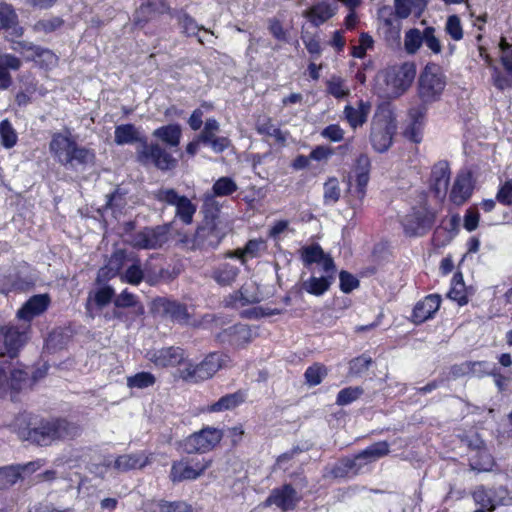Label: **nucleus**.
Listing matches in <instances>:
<instances>
[{"mask_svg": "<svg viewBox=\"0 0 512 512\" xmlns=\"http://www.w3.org/2000/svg\"><path fill=\"white\" fill-rule=\"evenodd\" d=\"M81 434V428L66 418L41 420L29 429L27 439L39 446H50L58 441L72 440Z\"/></svg>", "mask_w": 512, "mask_h": 512, "instance_id": "nucleus-1", "label": "nucleus"}, {"mask_svg": "<svg viewBox=\"0 0 512 512\" xmlns=\"http://www.w3.org/2000/svg\"><path fill=\"white\" fill-rule=\"evenodd\" d=\"M416 75L413 63L389 67L377 75L379 92L387 98H397L411 86Z\"/></svg>", "mask_w": 512, "mask_h": 512, "instance_id": "nucleus-2", "label": "nucleus"}, {"mask_svg": "<svg viewBox=\"0 0 512 512\" xmlns=\"http://www.w3.org/2000/svg\"><path fill=\"white\" fill-rule=\"evenodd\" d=\"M397 125L394 113L388 106L379 107L371 122L370 142L373 149L383 153L392 145Z\"/></svg>", "mask_w": 512, "mask_h": 512, "instance_id": "nucleus-3", "label": "nucleus"}, {"mask_svg": "<svg viewBox=\"0 0 512 512\" xmlns=\"http://www.w3.org/2000/svg\"><path fill=\"white\" fill-rule=\"evenodd\" d=\"M31 325L27 323H7L0 325V357L15 358L29 342Z\"/></svg>", "mask_w": 512, "mask_h": 512, "instance_id": "nucleus-4", "label": "nucleus"}, {"mask_svg": "<svg viewBox=\"0 0 512 512\" xmlns=\"http://www.w3.org/2000/svg\"><path fill=\"white\" fill-rule=\"evenodd\" d=\"M136 159L143 166H153L162 172L172 171L178 160L159 143L143 141L136 149Z\"/></svg>", "mask_w": 512, "mask_h": 512, "instance_id": "nucleus-5", "label": "nucleus"}, {"mask_svg": "<svg viewBox=\"0 0 512 512\" xmlns=\"http://www.w3.org/2000/svg\"><path fill=\"white\" fill-rule=\"evenodd\" d=\"M446 86L441 68L434 63L427 64L418 80V96L422 103L430 104L437 101Z\"/></svg>", "mask_w": 512, "mask_h": 512, "instance_id": "nucleus-6", "label": "nucleus"}, {"mask_svg": "<svg viewBox=\"0 0 512 512\" xmlns=\"http://www.w3.org/2000/svg\"><path fill=\"white\" fill-rule=\"evenodd\" d=\"M223 431L214 427H204L191 434L183 442L186 453H206L213 450L222 440Z\"/></svg>", "mask_w": 512, "mask_h": 512, "instance_id": "nucleus-7", "label": "nucleus"}, {"mask_svg": "<svg viewBox=\"0 0 512 512\" xmlns=\"http://www.w3.org/2000/svg\"><path fill=\"white\" fill-rule=\"evenodd\" d=\"M435 214L426 207L414 208L402 219L404 231L409 236H421L434 224Z\"/></svg>", "mask_w": 512, "mask_h": 512, "instance_id": "nucleus-8", "label": "nucleus"}, {"mask_svg": "<svg viewBox=\"0 0 512 512\" xmlns=\"http://www.w3.org/2000/svg\"><path fill=\"white\" fill-rule=\"evenodd\" d=\"M27 379V371L0 361V398L5 397L10 391H20Z\"/></svg>", "mask_w": 512, "mask_h": 512, "instance_id": "nucleus-9", "label": "nucleus"}, {"mask_svg": "<svg viewBox=\"0 0 512 512\" xmlns=\"http://www.w3.org/2000/svg\"><path fill=\"white\" fill-rule=\"evenodd\" d=\"M169 228L166 225L145 228L131 236L129 243L140 249H156L168 240Z\"/></svg>", "mask_w": 512, "mask_h": 512, "instance_id": "nucleus-10", "label": "nucleus"}, {"mask_svg": "<svg viewBox=\"0 0 512 512\" xmlns=\"http://www.w3.org/2000/svg\"><path fill=\"white\" fill-rule=\"evenodd\" d=\"M211 459H202L197 462L178 461L171 467L170 478L173 482L195 480L211 466Z\"/></svg>", "mask_w": 512, "mask_h": 512, "instance_id": "nucleus-11", "label": "nucleus"}, {"mask_svg": "<svg viewBox=\"0 0 512 512\" xmlns=\"http://www.w3.org/2000/svg\"><path fill=\"white\" fill-rule=\"evenodd\" d=\"M223 236V232L217 227L213 219L206 220L195 232L193 247L199 249L215 248L219 245Z\"/></svg>", "mask_w": 512, "mask_h": 512, "instance_id": "nucleus-12", "label": "nucleus"}, {"mask_svg": "<svg viewBox=\"0 0 512 512\" xmlns=\"http://www.w3.org/2000/svg\"><path fill=\"white\" fill-rule=\"evenodd\" d=\"M76 144L69 131L65 134L54 133L49 144V150L61 165L67 166L71 162L70 155Z\"/></svg>", "mask_w": 512, "mask_h": 512, "instance_id": "nucleus-13", "label": "nucleus"}, {"mask_svg": "<svg viewBox=\"0 0 512 512\" xmlns=\"http://www.w3.org/2000/svg\"><path fill=\"white\" fill-rule=\"evenodd\" d=\"M389 453V444L385 441L377 442L357 454L352 460H349L346 466L358 473L361 468L369 463L386 456Z\"/></svg>", "mask_w": 512, "mask_h": 512, "instance_id": "nucleus-14", "label": "nucleus"}, {"mask_svg": "<svg viewBox=\"0 0 512 512\" xmlns=\"http://www.w3.org/2000/svg\"><path fill=\"white\" fill-rule=\"evenodd\" d=\"M146 357L157 367H175L185 360L184 350L180 347H165L148 351Z\"/></svg>", "mask_w": 512, "mask_h": 512, "instance_id": "nucleus-15", "label": "nucleus"}, {"mask_svg": "<svg viewBox=\"0 0 512 512\" xmlns=\"http://www.w3.org/2000/svg\"><path fill=\"white\" fill-rule=\"evenodd\" d=\"M158 278L159 276L150 274L146 267L142 268L140 260L133 254L125 267V271L120 274V280L130 285H139L143 280L154 285Z\"/></svg>", "mask_w": 512, "mask_h": 512, "instance_id": "nucleus-16", "label": "nucleus"}, {"mask_svg": "<svg viewBox=\"0 0 512 512\" xmlns=\"http://www.w3.org/2000/svg\"><path fill=\"white\" fill-rule=\"evenodd\" d=\"M165 0H141L140 6L133 15L134 24L143 26L158 15L169 11Z\"/></svg>", "mask_w": 512, "mask_h": 512, "instance_id": "nucleus-17", "label": "nucleus"}, {"mask_svg": "<svg viewBox=\"0 0 512 512\" xmlns=\"http://www.w3.org/2000/svg\"><path fill=\"white\" fill-rule=\"evenodd\" d=\"M240 273V268L234 263L223 260L215 263L208 276L219 286H232Z\"/></svg>", "mask_w": 512, "mask_h": 512, "instance_id": "nucleus-18", "label": "nucleus"}, {"mask_svg": "<svg viewBox=\"0 0 512 512\" xmlns=\"http://www.w3.org/2000/svg\"><path fill=\"white\" fill-rule=\"evenodd\" d=\"M300 498L296 490L289 484L274 489L266 500V505H276L282 511H289L296 507Z\"/></svg>", "mask_w": 512, "mask_h": 512, "instance_id": "nucleus-19", "label": "nucleus"}, {"mask_svg": "<svg viewBox=\"0 0 512 512\" xmlns=\"http://www.w3.org/2000/svg\"><path fill=\"white\" fill-rule=\"evenodd\" d=\"M50 297L47 294L32 296L18 311L17 318L30 324L33 318L43 314L49 307Z\"/></svg>", "mask_w": 512, "mask_h": 512, "instance_id": "nucleus-20", "label": "nucleus"}, {"mask_svg": "<svg viewBox=\"0 0 512 512\" xmlns=\"http://www.w3.org/2000/svg\"><path fill=\"white\" fill-rule=\"evenodd\" d=\"M231 359L224 353L214 352L210 353L206 358L198 364V377L201 380H207L222 368L228 367Z\"/></svg>", "mask_w": 512, "mask_h": 512, "instance_id": "nucleus-21", "label": "nucleus"}, {"mask_svg": "<svg viewBox=\"0 0 512 512\" xmlns=\"http://www.w3.org/2000/svg\"><path fill=\"white\" fill-rule=\"evenodd\" d=\"M337 6L336 0H322L306 10L304 16L314 26H319L335 15Z\"/></svg>", "mask_w": 512, "mask_h": 512, "instance_id": "nucleus-22", "label": "nucleus"}, {"mask_svg": "<svg viewBox=\"0 0 512 512\" xmlns=\"http://www.w3.org/2000/svg\"><path fill=\"white\" fill-rule=\"evenodd\" d=\"M218 337L222 342H228L230 345L240 348L252 341L253 333L249 326L236 324L223 330Z\"/></svg>", "mask_w": 512, "mask_h": 512, "instance_id": "nucleus-23", "label": "nucleus"}, {"mask_svg": "<svg viewBox=\"0 0 512 512\" xmlns=\"http://www.w3.org/2000/svg\"><path fill=\"white\" fill-rule=\"evenodd\" d=\"M132 254L127 255L123 250H117L109 258L107 264L98 272V280L106 281L115 276H120L121 271L126 267Z\"/></svg>", "mask_w": 512, "mask_h": 512, "instance_id": "nucleus-24", "label": "nucleus"}, {"mask_svg": "<svg viewBox=\"0 0 512 512\" xmlns=\"http://www.w3.org/2000/svg\"><path fill=\"white\" fill-rule=\"evenodd\" d=\"M441 303L440 296L432 294L426 296L422 301H419L413 309V322L420 324L432 318L435 312L439 309Z\"/></svg>", "mask_w": 512, "mask_h": 512, "instance_id": "nucleus-25", "label": "nucleus"}, {"mask_svg": "<svg viewBox=\"0 0 512 512\" xmlns=\"http://www.w3.org/2000/svg\"><path fill=\"white\" fill-rule=\"evenodd\" d=\"M450 180V168L446 161L436 163L432 168V189L436 196L442 198L446 195Z\"/></svg>", "mask_w": 512, "mask_h": 512, "instance_id": "nucleus-26", "label": "nucleus"}, {"mask_svg": "<svg viewBox=\"0 0 512 512\" xmlns=\"http://www.w3.org/2000/svg\"><path fill=\"white\" fill-rule=\"evenodd\" d=\"M150 463L149 457L144 453L123 454L113 462V469L118 473H125L134 469H141Z\"/></svg>", "mask_w": 512, "mask_h": 512, "instance_id": "nucleus-27", "label": "nucleus"}, {"mask_svg": "<svg viewBox=\"0 0 512 512\" xmlns=\"http://www.w3.org/2000/svg\"><path fill=\"white\" fill-rule=\"evenodd\" d=\"M21 66L22 61L15 55H0V90H6L12 85L13 79L10 70L17 71Z\"/></svg>", "mask_w": 512, "mask_h": 512, "instance_id": "nucleus-28", "label": "nucleus"}, {"mask_svg": "<svg viewBox=\"0 0 512 512\" xmlns=\"http://www.w3.org/2000/svg\"><path fill=\"white\" fill-rule=\"evenodd\" d=\"M370 110V102L360 100L357 103V107L346 105L343 114L349 125L353 129H356L361 127L367 121Z\"/></svg>", "mask_w": 512, "mask_h": 512, "instance_id": "nucleus-29", "label": "nucleus"}, {"mask_svg": "<svg viewBox=\"0 0 512 512\" xmlns=\"http://www.w3.org/2000/svg\"><path fill=\"white\" fill-rule=\"evenodd\" d=\"M245 401V395L242 391H237L231 394H226L222 396L218 401L207 405L203 412L207 413H215V412H223L235 409L240 404Z\"/></svg>", "mask_w": 512, "mask_h": 512, "instance_id": "nucleus-30", "label": "nucleus"}, {"mask_svg": "<svg viewBox=\"0 0 512 512\" xmlns=\"http://www.w3.org/2000/svg\"><path fill=\"white\" fill-rule=\"evenodd\" d=\"M147 141L143 139L141 133L137 127L133 124H121L115 127L114 131V142L119 145H127L134 143H141Z\"/></svg>", "mask_w": 512, "mask_h": 512, "instance_id": "nucleus-31", "label": "nucleus"}, {"mask_svg": "<svg viewBox=\"0 0 512 512\" xmlns=\"http://www.w3.org/2000/svg\"><path fill=\"white\" fill-rule=\"evenodd\" d=\"M152 135L170 148H177L180 144L182 129L179 124H168L155 129Z\"/></svg>", "mask_w": 512, "mask_h": 512, "instance_id": "nucleus-32", "label": "nucleus"}, {"mask_svg": "<svg viewBox=\"0 0 512 512\" xmlns=\"http://www.w3.org/2000/svg\"><path fill=\"white\" fill-rule=\"evenodd\" d=\"M158 307L163 311L164 314L169 316L173 321L179 323H187L189 320V314L186 306L176 302L161 298L157 301Z\"/></svg>", "mask_w": 512, "mask_h": 512, "instance_id": "nucleus-33", "label": "nucleus"}, {"mask_svg": "<svg viewBox=\"0 0 512 512\" xmlns=\"http://www.w3.org/2000/svg\"><path fill=\"white\" fill-rule=\"evenodd\" d=\"M472 187L468 176L458 175L450 192V199L456 205H462L471 195Z\"/></svg>", "mask_w": 512, "mask_h": 512, "instance_id": "nucleus-34", "label": "nucleus"}, {"mask_svg": "<svg viewBox=\"0 0 512 512\" xmlns=\"http://www.w3.org/2000/svg\"><path fill=\"white\" fill-rule=\"evenodd\" d=\"M144 510L145 512H191V507L183 501L152 500L145 503Z\"/></svg>", "mask_w": 512, "mask_h": 512, "instance_id": "nucleus-35", "label": "nucleus"}, {"mask_svg": "<svg viewBox=\"0 0 512 512\" xmlns=\"http://www.w3.org/2000/svg\"><path fill=\"white\" fill-rule=\"evenodd\" d=\"M330 276L310 277L301 284V288L309 294L320 296L324 294L330 287Z\"/></svg>", "mask_w": 512, "mask_h": 512, "instance_id": "nucleus-36", "label": "nucleus"}, {"mask_svg": "<svg viewBox=\"0 0 512 512\" xmlns=\"http://www.w3.org/2000/svg\"><path fill=\"white\" fill-rule=\"evenodd\" d=\"M71 162L68 165H92L95 162V152L89 148L75 145L71 155Z\"/></svg>", "mask_w": 512, "mask_h": 512, "instance_id": "nucleus-37", "label": "nucleus"}, {"mask_svg": "<svg viewBox=\"0 0 512 512\" xmlns=\"http://www.w3.org/2000/svg\"><path fill=\"white\" fill-rule=\"evenodd\" d=\"M18 142V135L11 122L4 119L0 122V144L6 148H13Z\"/></svg>", "mask_w": 512, "mask_h": 512, "instance_id": "nucleus-38", "label": "nucleus"}, {"mask_svg": "<svg viewBox=\"0 0 512 512\" xmlns=\"http://www.w3.org/2000/svg\"><path fill=\"white\" fill-rule=\"evenodd\" d=\"M63 24L64 20L61 17L50 16L35 22V24L32 26V30L35 33L49 34L61 28Z\"/></svg>", "mask_w": 512, "mask_h": 512, "instance_id": "nucleus-39", "label": "nucleus"}, {"mask_svg": "<svg viewBox=\"0 0 512 512\" xmlns=\"http://www.w3.org/2000/svg\"><path fill=\"white\" fill-rule=\"evenodd\" d=\"M327 93L335 97L336 99H343L350 94V89L346 85L345 80L337 75L331 76L326 82Z\"/></svg>", "mask_w": 512, "mask_h": 512, "instance_id": "nucleus-40", "label": "nucleus"}, {"mask_svg": "<svg viewBox=\"0 0 512 512\" xmlns=\"http://www.w3.org/2000/svg\"><path fill=\"white\" fill-rule=\"evenodd\" d=\"M176 216L184 223L190 224L193 220V216L196 212V205H194L190 199L186 196H182L181 199L176 203Z\"/></svg>", "mask_w": 512, "mask_h": 512, "instance_id": "nucleus-41", "label": "nucleus"}, {"mask_svg": "<svg viewBox=\"0 0 512 512\" xmlns=\"http://www.w3.org/2000/svg\"><path fill=\"white\" fill-rule=\"evenodd\" d=\"M237 189L238 185L236 182L227 176L220 177L218 180H216L212 187L213 196L216 197L230 196L235 191H237Z\"/></svg>", "mask_w": 512, "mask_h": 512, "instance_id": "nucleus-42", "label": "nucleus"}, {"mask_svg": "<svg viewBox=\"0 0 512 512\" xmlns=\"http://www.w3.org/2000/svg\"><path fill=\"white\" fill-rule=\"evenodd\" d=\"M323 189V200L325 205H334L340 199L341 189L337 178H329L324 183Z\"/></svg>", "mask_w": 512, "mask_h": 512, "instance_id": "nucleus-43", "label": "nucleus"}, {"mask_svg": "<svg viewBox=\"0 0 512 512\" xmlns=\"http://www.w3.org/2000/svg\"><path fill=\"white\" fill-rule=\"evenodd\" d=\"M424 31L421 32L419 29L413 28L406 32L404 38V47L407 53H416L423 43Z\"/></svg>", "mask_w": 512, "mask_h": 512, "instance_id": "nucleus-44", "label": "nucleus"}, {"mask_svg": "<svg viewBox=\"0 0 512 512\" xmlns=\"http://www.w3.org/2000/svg\"><path fill=\"white\" fill-rule=\"evenodd\" d=\"M155 382L156 378L150 372H139L127 377V386L129 388L144 389L154 385Z\"/></svg>", "mask_w": 512, "mask_h": 512, "instance_id": "nucleus-45", "label": "nucleus"}, {"mask_svg": "<svg viewBox=\"0 0 512 512\" xmlns=\"http://www.w3.org/2000/svg\"><path fill=\"white\" fill-rule=\"evenodd\" d=\"M20 479L19 467L15 465L0 468V490L14 485Z\"/></svg>", "mask_w": 512, "mask_h": 512, "instance_id": "nucleus-46", "label": "nucleus"}, {"mask_svg": "<svg viewBox=\"0 0 512 512\" xmlns=\"http://www.w3.org/2000/svg\"><path fill=\"white\" fill-rule=\"evenodd\" d=\"M219 131V122L214 118H209L205 121L203 129L198 135L199 140L203 144L208 145L209 143H211L213 139H215L218 136L217 134Z\"/></svg>", "mask_w": 512, "mask_h": 512, "instance_id": "nucleus-47", "label": "nucleus"}, {"mask_svg": "<svg viewBox=\"0 0 512 512\" xmlns=\"http://www.w3.org/2000/svg\"><path fill=\"white\" fill-rule=\"evenodd\" d=\"M363 392L364 390L359 386L344 388L339 391L336 398V404L339 406H346L351 404L352 402L359 399Z\"/></svg>", "mask_w": 512, "mask_h": 512, "instance_id": "nucleus-48", "label": "nucleus"}, {"mask_svg": "<svg viewBox=\"0 0 512 512\" xmlns=\"http://www.w3.org/2000/svg\"><path fill=\"white\" fill-rule=\"evenodd\" d=\"M17 21V13L13 6L6 2L0 3V30H9V26Z\"/></svg>", "mask_w": 512, "mask_h": 512, "instance_id": "nucleus-49", "label": "nucleus"}, {"mask_svg": "<svg viewBox=\"0 0 512 512\" xmlns=\"http://www.w3.org/2000/svg\"><path fill=\"white\" fill-rule=\"evenodd\" d=\"M473 499L476 504L490 512L495 509V503L491 497V491L486 490L483 486H479L474 490Z\"/></svg>", "mask_w": 512, "mask_h": 512, "instance_id": "nucleus-50", "label": "nucleus"}, {"mask_svg": "<svg viewBox=\"0 0 512 512\" xmlns=\"http://www.w3.org/2000/svg\"><path fill=\"white\" fill-rule=\"evenodd\" d=\"M12 50L22 54L27 61L35 60V53L39 50V45L28 41H13Z\"/></svg>", "mask_w": 512, "mask_h": 512, "instance_id": "nucleus-51", "label": "nucleus"}, {"mask_svg": "<svg viewBox=\"0 0 512 512\" xmlns=\"http://www.w3.org/2000/svg\"><path fill=\"white\" fill-rule=\"evenodd\" d=\"M327 375V369L321 364H314L305 371L306 382L310 386H316L321 383L322 379Z\"/></svg>", "mask_w": 512, "mask_h": 512, "instance_id": "nucleus-52", "label": "nucleus"}, {"mask_svg": "<svg viewBox=\"0 0 512 512\" xmlns=\"http://www.w3.org/2000/svg\"><path fill=\"white\" fill-rule=\"evenodd\" d=\"M182 195H179L173 188H160L153 192V198L159 202L167 205L175 206L176 203L181 199Z\"/></svg>", "mask_w": 512, "mask_h": 512, "instance_id": "nucleus-53", "label": "nucleus"}, {"mask_svg": "<svg viewBox=\"0 0 512 512\" xmlns=\"http://www.w3.org/2000/svg\"><path fill=\"white\" fill-rule=\"evenodd\" d=\"M34 61H37L41 67L51 68L57 65L58 57L50 49L39 46Z\"/></svg>", "mask_w": 512, "mask_h": 512, "instance_id": "nucleus-54", "label": "nucleus"}, {"mask_svg": "<svg viewBox=\"0 0 512 512\" xmlns=\"http://www.w3.org/2000/svg\"><path fill=\"white\" fill-rule=\"evenodd\" d=\"M371 363V357L366 355L356 357L349 362V372L352 375H361L369 369Z\"/></svg>", "mask_w": 512, "mask_h": 512, "instance_id": "nucleus-55", "label": "nucleus"}, {"mask_svg": "<svg viewBox=\"0 0 512 512\" xmlns=\"http://www.w3.org/2000/svg\"><path fill=\"white\" fill-rule=\"evenodd\" d=\"M445 30L447 34H449L450 37L455 41H459L463 38L461 21L460 18L456 15H451L448 17Z\"/></svg>", "mask_w": 512, "mask_h": 512, "instance_id": "nucleus-56", "label": "nucleus"}, {"mask_svg": "<svg viewBox=\"0 0 512 512\" xmlns=\"http://www.w3.org/2000/svg\"><path fill=\"white\" fill-rule=\"evenodd\" d=\"M324 251L319 245H311L303 248L302 259L305 265L318 263L323 259Z\"/></svg>", "mask_w": 512, "mask_h": 512, "instance_id": "nucleus-57", "label": "nucleus"}, {"mask_svg": "<svg viewBox=\"0 0 512 512\" xmlns=\"http://www.w3.org/2000/svg\"><path fill=\"white\" fill-rule=\"evenodd\" d=\"M179 24L182 28V31L187 34L188 36H194L197 34V32L202 29L198 26L196 21L189 16L187 13L180 14L179 18Z\"/></svg>", "mask_w": 512, "mask_h": 512, "instance_id": "nucleus-58", "label": "nucleus"}, {"mask_svg": "<svg viewBox=\"0 0 512 512\" xmlns=\"http://www.w3.org/2000/svg\"><path fill=\"white\" fill-rule=\"evenodd\" d=\"M321 136L331 142H340L344 139V130L338 124H330L321 131Z\"/></svg>", "mask_w": 512, "mask_h": 512, "instance_id": "nucleus-59", "label": "nucleus"}, {"mask_svg": "<svg viewBox=\"0 0 512 512\" xmlns=\"http://www.w3.org/2000/svg\"><path fill=\"white\" fill-rule=\"evenodd\" d=\"M423 43L435 54L442 51V46L439 39L435 36V29L433 27H427L424 30Z\"/></svg>", "mask_w": 512, "mask_h": 512, "instance_id": "nucleus-60", "label": "nucleus"}, {"mask_svg": "<svg viewBox=\"0 0 512 512\" xmlns=\"http://www.w3.org/2000/svg\"><path fill=\"white\" fill-rule=\"evenodd\" d=\"M447 296L451 300L456 301L461 306L467 304L468 302L464 283L457 282L456 284H452V287L449 290Z\"/></svg>", "mask_w": 512, "mask_h": 512, "instance_id": "nucleus-61", "label": "nucleus"}, {"mask_svg": "<svg viewBox=\"0 0 512 512\" xmlns=\"http://www.w3.org/2000/svg\"><path fill=\"white\" fill-rule=\"evenodd\" d=\"M264 247V241L261 239H253L249 240L245 245L244 249L238 251L236 256L239 258H243L244 255H249L251 257H255L258 255L259 251Z\"/></svg>", "mask_w": 512, "mask_h": 512, "instance_id": "nucleus-62", "label": "nucleus"}, {"mask_svg": "<svg viewBox=\"0 0 512 512\" xmlns=\"http://www.w3.org/2000/svg\"><path fill=\"white\" fill-rule=\"evenodd\" d=\"M496 199L503 205H512V179L506 181L500 187Z\"/></svg>", "mask_w": 512, "mask_h": 512, "instance_id": "nucleus-63", "label": "nucleus"}, {"mask_svg": "<svg viewBox=\"0 0 512 512\" xmlns=\"http://www.w3.org/2000/svg\"><path fill=\"white\" fill-rule=\"evenodd\" d=\"M500 48L502 50V64L508 72L512 73V45H509L505 39H502Z\"/></svg>", "mask_w": 512, "mask_h": 512, "instance_id": "nucleus-64", "label": "nucleus"}]
</instances>
